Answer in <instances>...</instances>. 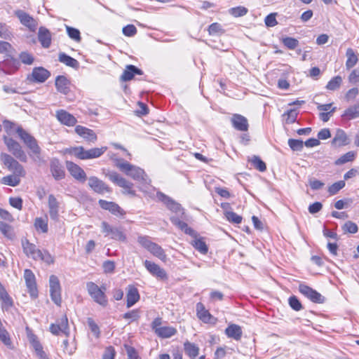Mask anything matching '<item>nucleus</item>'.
Instances as JSON below:
<instances>
[{
    "label": "nucleus",
    "mask_w": 359,
    "mask_h": 359,
    "mask_svg": "<svg viewBox=\"0 0 359 359\" xmlns=\"http://www.w3.org/2000/svg\"><path fill=\"white\" fill-rule=\"evenodd\" d=\"M116 165L128 176L132 177L134 180L141 182L144 184H149L150 182L148 180L147 175H146L144 170L139 167L133 165L123 160H118Z\"/></svg>",
    "instance_id": "f257e3e1"
},
{
    "label": "nucleus",
    "mask_w": 359,
    "mask_h": 359,
    "mask_svg": "<svg viewBox=\"0 0 359 359\" xmlns=\"http://www.w3.org/2000/svg\"><path fill=\"white\" fill-rule=\"evenodd\" d=\"M16 132L20 139L30 149L32 154H33V156L32 154H30V156L33 158V159L35 161H41V148L38 145L36 140L22 128H18Z\"/></svg>",
    "instance_id": "f03ea898"
},
{
    "label": "nucleus",
    "mask_w": 359,
    "mask_h": 359,
    "mask_svg": "<svg viewBox=\"0 0 359 359\" xmlns=\"http://www.w3.org/2000/svg\"><path fill=\"white\" fill-rule=\"evenodd\" d=\"M107 149L106 147H102L85 150L83 147H77L72 148L70 153L79 159L86 160L100 157L107 151Z\"/></svg>",
    "instance_id": "7ed1b4c3"
},
{
    "label": "nucleus",
    "mask_w": 359,
    "mask_h": 359,
    "mask_svg": "<svg viewBox=\"0 0 359 359\" xmlns=\"http://www.w3.org/2000/svg\"><path fill=\"white\" fill-rule=\"evenodd\" d=\"M0 159L4 165L13 172L20 176H25L26 172L23 166L9 154L2 153Z\"/></svg>",
    "instance_id": "20e7f679"
},
{
    "label": "nucleus",
    "mask_w": 359,
    "mask_h": 359,
    "mask_svg": "<svg viewBox=\"0 0 359 359\" xmlns=\"http://www.w3.org/2000/svg\"><path fill=\"white\" fill-rule=\"evenodd\" d=\"M87 289L89 294L93 300L100 305L105 307L108 301L104 294L105 287L100 288L93 282L87 283Z\"/></svg>",
    "instance_id": "39448f33"
},
{
    "label": "nucleus",
    "mask_w": 359,
    "mask_h": 359,
    "mask_svg": "<svg viewBox=\"0 0 359 359\" xmlns=\"http://www.w3.org/2000/svg\"><path fill=\"white\" fill-rule=\"evenodd\" d=\"M107 176L111 182L123 188L124 194H129L133 196L136 195L135 191L133 189V184L126 180L117 172H109L108 174H107Z\"/></svg>",
    "instance_id": "423d86ee"
},
{
    "label": "nucleus",
    "mask_w": 359,
    "mask_h": 359,
    "mask_svg": "<svg viewBox=\"0 0 359 359\" xmlns=\"http://www.w3.org/2000/svg\"><path fill=\"white\" fill-rule=\"evenodd\" d=\"M101 228L102 233H104V236H109L111 239L123 242L126 241V236L121 228L112 226L107 222H102Z\"/></svg>",
    "instance_id": "0eeeda50"
},
{
    "label": "nucleus",
    "mask_w": 359,
    "mask_h": 359,
    "mask_svg": "<svg viewBox=\"0 0 359 359\" xmlns=\"http://www.w3.org/2000/svg\"><path fill=\"white\" fill-rule=\"evenodd\" d=\"M50 293L52 301L57 306L62 303L61 286L58 278L51 275L49 278Z\"/></svg>",
    "instance_id": "6e6552de"
},
{
    "label": "nucleus",
    "mask_w": 359,
    "mask_h": 359,
    "mask_svg": "<svg viewBox=\"0 0 359 359\" xmlns=\"http://www.w3.org/2000/svg\"><path fill=\"white\" fill-rule=\"evenodd\" d=\"M4 142L6 144L8 151L22 162H26L27 160L25 152L22 149L20 144L12 138H4Z\"/></svg>",
    "instance_id": "1a4fd4ad"
},
{
    "label": "nucleus",
    "mask_w": 359,
    "mask_h": 359,
    "mask_svg": "<svg viewBox=\"0 0 359 359\" xmlns=\"http://www.w3.org/2000/svg\"><path fill=\"white\" fill-rule=\"evenodd\" d=\"M299 291L313 303L322 304L325 300L319 292L305 284L302 283L299 285Z\"/></svg>",
    "instance_id": "9d476101"
},
{
    "label": "nucleus",
    "mask_w": 359,
    "mask_h": 359,
    "mask_svg": "<svg viewBox=\"0 0 359 359\" xmlns=\"http://www.w3.org/2000/svg\"><path fill=\"white\" fill-rule=\"evenodd\" d=\"M14 14L22 25L27 27L30 31H35L38 24L29 14L22 10H17Z\"/></svg>",
    "instance_id": "9b49d317"
},
{
    "label": "nucleus",
    "mask_w": 359,
    "mask_h": 359,
    "mask_svg": "<svg viewBox=\"0 0 359 359\" xmlns=\"http://www.w3.org/2000/svg\"><path fill=\"white\" fill-rule=\"evenodd\" d=\"M66 167L70 175L77 181L84 182L87 176L84 170L77 164L72 161H66Z\"/></svg>",
    "instance_id": "f8f14e48"
},
{
    "label": "nucleus",
    "mask_w": 359,
    "mask_h": 359,
    "mask_svg": "<svg viewBox=\"0 0 359 359\" xmlns=\"http://www.w3.org/2000/svg\"><path fill=\"white\" fill-rule=\"evenodd\" d=\"M197 317L205 323L215 324L217 318L205 309L203 304L198 302L196 306Z\"/></svg>",
    "instance_id": "ddd939ff"
},
{
    "label": "nucleus",
    "mask_w": 359,
    "mask_h": 359,
    "mask_svg": "<svg viewBox=\"0 0 359 359\" xmlns=\"http://www.w3.org/2000/svg\"><path fill=\"white\" fill-rule=\"evenodd\" d=\"M24 278L30 295L36 297L37 295V288L34 273L30 269H25L24 271Z\"/></svg>",
    "instance_id": "4468645a"
},
{
    "label": "nucleus",
    "mask_w": 359,
    "mask_h": 359,
    "mask_svg": "<svg viewBox=\"0 0 359 359\" xmlns=\"http://www.w3.org/2000/svg\"><path fill=\"white\" fill-rule=\"evenodd\" d=\"M22 246L24 253L28 257L34 260H38L40 257V250L36 246L31 243L27 239L22 240Z\"/></svg>",
    "instance_id": "2eb2a0df"
},
{
    "label": "nucleus",
    "mask_w": 359,
    "mask_h": 359,
    "mask_svg": "<svg viewBox=\"0 0 359 359\" xmlns=\"http://www.w3.org/2000/svg\"><path fill=\"white\" fill-rule=\"evenodd\" d=\"M48 212L51 219L57 221L59 217L60 203L53 194L48 198Z\"/></svg>",
    "instance_id": "dca6fc26"
},
{
    "label": "nucleus",
    "mask_w": 359,
    "mask_h": 359,
    "mask_svg": "<svg viewBox=\"0 0 359 359\" xmlns=\"http://www.w3.org/2000/svg\"><path fill=\"white\" fill-rule=\"evenodd\" d=\"M231 122L233 127L237 130L245 132L248 130L249 124L248 119L241 114H233Z\"/></svg>",
    "instance_id": "f3484780"
},
{
    "label": "nucleus",
    "mask_w": 359,
    "mask_h": 359,
    "mask_svg": "<svg viewBox=\"0 0 359 359\" xmlns=\"http://www.w3.org/2000/svg\"><path fill=\"white\" fill-rule=\"evenodd\" d=\"M88 185L95 192L98 194L110 191L109 187L97 177H89Z\"/></svg>",
    "instance_id": "a211bd4d"
},
{
    "label": "nucleus",
    "mask_w": 359,
    "mask_h": 359,
    "mask_svg": "<svg viewBox=\"0 0 359 359\" xmlns=\"http://www.w3.org/2000/svg\"><path fill=\"white\" fill-rule=\"evenodd\" d=\"M56 118L62 124L67 126H73L77 122L76 118L73 115L64 109L56 111Z\"/></svg>",
    "instance_id": "6ab92c4d"
},
{
    "label": "nucleus",
    "mask_w": 359,
    "mask_h": 359,
    "mask_svg": "<svg viewBox=\"0 0 359 359\" xmlns=\"http://www.w3.org/2000/svg\"><path fill=\"white\" fill-rule=\"evenodd\" d=\"M99 205L104 209L109 210L111 214L116 216H123L126 214L124 210L116 203L104 200H100Z\"/></svg>",
    "instance_id": "aec40b11"
},
{
    "label": "nucleus",
    "mask_w": 359,
    "mask_h": 359,
    "mask_svg": "<svg viewBox=\"0 0 359 359\" xmlns=\"http://www.w3.org/2000/svg\"><path fill=\"white\" fill-rule=\"evenodd\" d=\"M144 264L145 268L153 276H155L161 279L167 278V274L165 270L161 268L158 264L148 260H145Z\"/></svg>",
    "instance_id": "412c9836"
},
{
    "label": "nucleus",
    "mask_w": 359,
    "mask_h": 359,
    "mask_svg": "<svg viewBox=\"0 0 359 359\" xmlns=\"http://www.w3.org/2000/svg\"><path fill=\"white\" fill-rule=\"evenodd\" d=\"M50 331L55 335H58L60 332H62L68 336L69 331L67 318L66 316L62 318L60 324H51Z\"/></svg>",
    "instance_id": "4be33fe9"
},
{
    "label": "nucleus",
    "mask_w": 359,
    "mask_h": 359,
    "mask_svg": "<svg viewBox=\"0 0 359 359\" xmlns=\"http://www.w3.org/2000/svg\"><path fill=\"white\" fill-rule=\"evenodd\" d=\"M50 172L55 180H60L65 176L63 167L57 159H53L50 162Z\"/></svg>",
    "instance_id": "5701e85b"
},
{
    "label": "nucleus",
    "mask_w": 359,
    "mask_h": 359,
    "mask_svg": "<svg viewBox=\"0 0 359 359\" xmlns=\"http://www.w3.org/2000/svg\"><path fill=\"white\" fill-rule=\"evenodd\" d=\"M75 132L89 142H94L97 140V135L91 129L87 128L82 126H77L75 128Z\"/></svg>",
    "instance_id": "b1692460"
},
{
    "label": "nucleus",
    "mask_w": 359,
    "mask_h": 359,
    "mask_svg": "<svg viewBox=\"0 0 359 359\" xmlns=\"http://www.w3.org/2000/svg\"><path fill=\"white\" fill-rule=\"evenodd\" d=\"M142 71L137 67L129 65L126 66V69L123 71L121 76V80L123 81H128L133 79L135 74L142 75Z\"/></svg>",
    "instance_id": "393cba45"
},
{
    "label": "nucleus",
    "mask_w": 359,
    "mask_h": 359,
    "mask_svg": "<svg viewBox=\"0 0 359 359\" xmlns=\"http://www.w3.org/2000/svg\"><path fill=\"white\" fill-rule=\"evenodd\" d=\"M38 39L41 46L45 48H49L51 43V34L49 30L45 27H40L38 33Z\"/></svg>",
    "instance_id": "a878e982"
},
{
    "label": "nucleus",
    "mask_w": 359,
    "mask_h": 359,
    "mask_svg": "<svg viewBox=\"0 0 359 359\" xmlns=\"http://www.w3.org/2000/svg\"><path fill=\"white\" fill-rule=\"evenodd\" d=\"M126 297V306L128 308H130L140 299V294L138 290L134 286L129 285Z\"/></svg>",
    "instance_id": "bb28decb"
},
{
    "label": "nucleus",
    "mask_w": 359,
    "mask_h": 359,
    "mask_svg": "<svg viewBox=\"0 0 359 359\" xmlns=\"http://www.w3.org/2000/svg\"><path fill=\"white\" fill-rule=\"evenodd\" d=\"M32 76L34 81L43 83L50 76V72L43 67H36L33 69Z\"/></svg>",
    "instance_id": "cd10ccee"
},
{
    "label": "nucleus",
    "mask_w": 359,
    "mask_h": 359,
    "mask_svg": "<svg viewBox=\"0 0 359 359\" xmlns=\"http://www.w3.org/2000/svg\"><path fill=\"white\" fill-rule=\"evenodd\" d=\"M55 86L60 93L67 95L69 92V81L64 76H58L55 79Z\"/></svg>",
    "instance_id": "c85d7f7f"
},
{
    "label": "nucleus",
    "mask_w": 359,
    "mask_h": 359,
    "mask_svg": "<svg viewBox=\"0 0 359 359\" xmlns=\"http://www.w3.org/2000/svg\"><path fill=\"white\" fill-rule=\"evenodd\" d=\"M156 196L158 199L165 204L170 210L174 212H177L180 209V204L175 203L170 197L167 196L161 192H157Z\"/></svg>",
    "instance_id": "c756f323"
},
{
    "label": "nucleus",
    "mask_w": 359,
    "mask_h": 359,
    "mask_svg": "<svg viewBox=\"0 0 359 359\" xmlns=\"http://www.w3.org/2000/svg\"><path fill=\"white\" fill-rule=\"evenodd\" d=\"M346 68L350 69L353 68L358 61V54L351 48H348L346 52Z\"/></svg>",
    "instance_id": "7c9ffc66"
},
{
    "label": "nucleus",
    "mask_w": 359,
    "mask_h": 359,
    "mask_svg": "<svg viewBox=\"0 0 359 359\" xmlns=\"http://www.w3.org/2000/svg\"><path fill=\"white\" fill-rule=\"evenodd\" d=\"M332 144L338 147L345 146L349 144V139L343 130L338 129L332 140Z\"/></svg>",
    "instance_id": "2f4dec72"
},
{
    "label": "nucleus",
    "mask_w": 359,
    "mask_h": 359,
    "mask_svg": "<svg viewBox=\"0 0 359 359\" xmlns=\"http://www.w3.org/2000/svg\"><path fill=\"white\" fill-rule=\"evenodd\" d=\"M171 222L180 229L183 231L186 234H188L192 237H196V236H197V232L189 227L186 222L181 221L177 218H171Z\"/></svg>",
    "instance_id": "473e14b6"
},
{
    "label": "nucleus",
    "mask_w": 359,
    "mask_h": 359,
    "mask_svg": "<svg viewBox=\"0 0 359 359\" xmlns=\"http://www.w3.org/2000/svg\"><path fill=\"white\" fill-rule=\"evenodd\" d=\"M193 238L194 240L191 242V245L200 253L205 255L208 251V248L204 241L203 238H198V235Z\"/></svg>",
    "instance_id": "72a5a7b5"
},
{
    "label": "nucleus",
    "mask_w": 359,
    "mask_h": 359,
    "mask_svg": "<svg viewBox=\"0 0 359 359\" xmlns=\"http://www.w3.org/2000/svg\"><path fill=\"white\" fill-rule=\"evenodd\" d=\"M226 334L236 340H239L242 336V330L239 325L232 324L228 326L225 330Z\"/></svg>",
    "instance_id": "f704fd0d"
},
{
    "label": "nucleus",
    "mask_w": 359,
    "mask_h": 359,
    "mask_svg": "<svg viewBox=\"0 0 359 359\" xmlns=\"http://www.w3.org/2000/svg\"><path fill=\"white\" fill-rule=\"evenodd\" d=\"M58 60L60 62L65 64L67 66L74 69H77L79 67V63L76 59L64 53L59 54Z\"/></svg>",
    "instance_id": "c9c22d12"
},
{
    "label": "nucleus",
    "mask_w": 359,
    "mask_h": 359,
    "mask_svg": "<svg viewBox=\"0 0 359 359\" xmlns=\"http://www.w3.org/2000/svg\"><path fill=\"white\" fill-rule=\"evenodd\" d=\"M177 333V330L171 326L161 327L156 330V334L161 338H169Z\"/></svg>",
    "instance_id": "e433bc0d"
},
{
    "label": "nucleus",
    "mask_w": 359,
    "mask_h": 359,
    "mask_svg": "<svg viewBox=\"0 0 359 359\" xmlns=\"http://www.w3.org/2000/svg\"><path fill=\"white\" fill-rule=\"evenodd\" d=\"M154 256L158 257L161 260L165 262L167 259L166 255L163 249L158 244L154 243L148 250Z\"/></svg>",
    "instance_id": "4c0bfd02"
},
{
    "label": "nucleus",
    "mask_w": 359,
    "mask_h": 359,
    "mask_svg": "<svg viewBox=\"0 0 359 359\" xmlns=\"http://www.w3.org/2000/svg\"><path fill=\"white\" fill-rule=\"evenodd\" d=\"M21 177L15 174L9 175L1 179V183L11 187H16L20 184Z\"/></svg>",
    "instance_id": "58836bf2"
},
{
    "label": "nucleus",
    "mask_w": 359,
    "mask_h": 359,
    "mask_svg": "<svg viewBox=\"0 0 359 359\" xmlns=\"http://www.w3.org/2000/svg\"><path fill=\"white\" fill-rule=\"evenodd\" d=\"M34 226L37 231L42 233H47L48 227V217H36L34 221Z\"/></svg>",
    "instance_id": "ea45409f"
},
{
    "label": "nucleus",
    "mask_w": 359,
    "mask_h": 359,
    "mask_svg": "<svg viewBox=\"0 0 359 359\" xmlns=\"http://www.w3.org/2000/svg\"><path fill=\"white\" fill-rule=\"evenodd\" d=\"M342 116L349 120L359 117V104H355L346 109Z\"/></svg>",
    "instance_id": "a19ab883"
},
{
    "label": "nucleus",
    "mask_w": 359,
    "mask_h": 359,
    "mask_svg": "<svg viewBox=\"0 0 359 359\" xmlns=\"http://www.w3.org/2000/svg\"><path fill=\"white\" fill-rule=\"evenodd\" d=\"M0 341L8 348H13L10 335L3 325H0Z\"/></svg>",
    "instance_id": "79ce46f5"
},
{
    "label": "nucleus",
    "mask_w": 359,
    "mask_h": 359,
    "mask_svg": "<svg viewBox=\"0 0 359 359\" xmlns=\"http://www.w3.org/2000/svg\"><path fill=\"white\" fill-rule=\"evenodd\" d=\"M356 153L353 151H348L341 156L336 161V165H342L348 162H352L355 160Z\"/></svg>",
    "instance_id": "37998d69"
},
{
    "label": "nucleus",
    "mask_w": 359,
    "mask_h": 359,
    "mask_svg": "<svg viewBox=\"0 0 359 359\" xmlns=\"http://www.w3.org/2000/svg\"><path fill=\"white\" fill-rule=\"evenodd\" d=\"M249 161L259 171L264 172L266 170V163L257 156H252Z\"/></svg>",
    "instance_id": "c03bdc74"
},
{
    "label": "nucleus",
    "mask_w": 359,
    "mask_h": 359,
    "mask_svg": "<svg viewBox=\"0 0 359 359\" xmlns=\"http://www.w3.org/2000/svg\"><path fill=\"white\" fill-rule=\"evenodd\" d=\"M186 353L191 358H194L198 354V348L192 343L187 341L184 344Z\"/></svg>",
    "instance_id": "a18cd8bd"
},
{
    "label": "nucleus",
    "mask_w": 359,
    "mask_h": 359,
    "mask_svg": "<svg viewBox=\"0 0 359 359\" xmlns=\"http://www.w3.org/2000/svg\"><path fill=\"white\" fill-rule=\"evenodd\" d=\"M297 115L298 111L296 109H291L284 113L283 116L285 117V121L287 124H292L296 121Z\"/></svg>",
    "instance_id": "49530a36"
},
{
    "label": "nucleus",
    "mask_w": 359,
    "mask_h": 359,
    "mask_svg": "<svg viewBox=\"0 0 359 359\" xmlns=\"http://www.w3.org/2000/svg\"><path fill=\"white\" fill-rule=\"evenodd\" d=\"M248 8L241 6L231 8L229 10V13L235 18L244 16L248 13Z\"/></svg>",
    "instance_id": "de8ad7c7"
},
{
    "label": "nucleus",
    "mask_w": 359,
    "mask_h": 359,
    "mask_svg": "<svg viewBox=\"0 0 359 359\" xmlns=\"http://www.w3.org/2000/svg\"><path fill=\"white\" fill-rule=\"evenodd\" d=\"M342 82V78L340 76L333 77L327 84L326 88L329 90H335L339 88Z\"/></svg>",
    "instance_id": "09e8293b"
},
{
    "label": "nucleus",
    "mask_w": 359,
    "mask_h": 359,
    "mask_svg": "<svg viewBox=\"0 0 359 359\" xmlns=\"http://www.w3.org/2000/svg\"><path fill=\"white\" fill-rule=\"evenodd\" d=\"M66 30L69 38L76 42H80L81 40V33L78 29L66 25Z\"/></svg>",
    "instance_id": "8fccbe9b"
},
{
    "label": "nucleus",
    "mask_w": 359,
    "mask_h": 359,
    "mask_svg": "<svg viewBox=\"0 0 359 359\" xmlns=\"http://www.w3.org/2000/svg\"><path fill=\"white\" fill-rule=\"evenodd\" d=\"M224 215L229 222L238 224L242 222V217L233 211L226 210L224 212Z\"/></svg>",
    "instance_id": "3c124183"
},
{
    "label": "nucleus",
    "mask_w": 359,
    "mask_h": 359,
    "mask_svg": "<svg viewBox=\"0 0 359 359\" xmlns=\"http://www.w3.org/2000/svg\"><path fill=\"white\" fill-rule=\"evenodd\" d=\"M208 33L210 35H221L224 33V29L220 24L214 22L208 27Z\"/></svg>",
    "instance_id": "603ef678"
},
{
    "label": "nucleus",
    "mask_w": 359,
    "mask_h": 359,
    "mask_svg": "<svg viewBox=\"0 0 359 359\" xmlns=\"http://www.w3.org/2000/svg\"><path fill=\"white\" fill-rule=\"evenodd\" d=\"M282 43L290 50L295 49L299 45V41L297 39L289 36L283 38Z\"/></svg>",
    "instance_id": "864d4df0"
},
{
    "label": "nucleus",
    "mask_w": 359,
    "mask_h": 359,
    "mask_svg": "<svg viewBox=\"0 0 359 359\" xmlns=\"http://www.w3.org/2000/svg\"><path fill=\"white\" fill-rule=\"evenodd\" d=\"M1 309L3 311H8L13 306V300L8 294L6 296L1 297Z\"/></svg>",
    "instance_id": "5fc2aeb1"
},
{
    "label": "nucleus",
    "mask_w": 359,
    "mask_h": 359,
    "mask_svg": "<svg viewBox=\"0 0 359 359\" xmlns=\"http://www.w3.org/2000/svg\"><path fill=\"white\" fill-rule=\"evenodd\" d=\"M87 323L91 332L94 334V336L96 338H99L100 336V330L99 326L95 322V320L92 318H88Z\"/></svg>",
    "instance_id": "6e6d98bb"
},
{
    "label": "nucleus",
    "mask_w": 359,
    "mask_h": 359,
    "mask_svg": "<svg viewBox=\"0 0 359 359\" xmlns=\"http://www.w3.org/2000/svg\"><path fill=\"white\" fill-rule=\"evenodd\" d=\"M342 230L345 233H355L358 231L357 224L351 221H347L342 226Z\"/></svg>",
    "instance_id": "4d7b16f0"
},
{
    "label": "nucleus",
    "mask_w": 359,
    "mask_h": 359,
    "mask_svg": "<svg viewBox=\"0 0 359 359\" xmlns=\"http://www.w3.org/2000/svg\"><path fill=\"white\" fill-rule=\"evenodd\" d=\"M345 182L344 180L338 181L334 184H332L328 188V192L330 195L336 194L339 191L343 189L345 187Z\"/></svg>",
    "instance_id": "13d9d810"
},
{
    "label": "nucleus",
    "mask_w": 359,
    "mask_h": 359,
    "mask_svg": "<svg viewBox=\"0 0 359 359\" xmlns=\"http://www.w3.org/2000/svg\"><path fill=\"white\" fill-rule=\"evenodd\" d=\"M288 145L293 151H302L304 147V142L302 140H299L289 139Z\"/></svg>",
    "instance_id": "bf43d9fd"
},
{
    "label": "nucleus",
    "mask_w": 359,
    "mask_h": 359,
    "mask_svg": "<svg viewBox=\"0 0 359 359\" xmlns=\"http://www.w3.org/2000/svg\"><path fill=\"white\" fill-rule=\"evenodd\" d=\"M137 242L141 246H142L147 250L150 248L151 245L154 243V242H152L150 240L149 237L147 236H139L137 238Z\"/></svg>",
    "instance_id": "052dcab7"
},
{
    "label": "nucleus",
    "mask_w": 359,
    "mask_h": 359,
    "mask_svg": "<svg viewBox=\"0 0 359 359\" xmlns=\"http://www.w3.org/2000/svg\"><path fill=\"white\" fill-rule=\"evenodd\" d=\"M288 303L290 307L296 311H299L302 309L301 302L295 296H291L288 299Z\"/></svg>",
    "instance_id": "680f3d73"
},
{
    "label": "nucleus",
    "mask_w": 359,
    "mask_h": 359,
    "mask_svg": "<svg viewBox=\"0 0 359 359\" xmlns=\"http://www.w3.org/2000/svg\"><path fill=\"white\" fill-rule=\"evenodd\" d=\"M19 57L21 62L25 65H30L34 62V57L27 52H22Z\"/></svg>",
    "instance_id": "e2e57ef3"
},
{
    "label": "nucleus",
    "mask_w": 359,
    "mask_h": 359,
    "mask_svg": "<svg viewBox=\"0 0 359 359\" xmlns=\"http://www.w3.org/2000/svg\"><path fill=\"white\" fill-rule=\"evenodd\" d=\"M123 318L129 319L130 321H135L140 318V311L138 309L132 310L123 314Z\"/></svg>",
    "instance_id": "0e129e2a"
},
{
    "label": "nucleus",
    "mask_w": 359,
    "mask_h": 359,
    "mask_svg": "<svg viewBox=\"0 0 359 359\" xmlns=\"http://www.w3.org/2000/svg\"><path fill=\"white\" fill-rule=\"evenodd\" d=\"M41 259L48 264H53L54 258L48 252V251H40V257L38 258V260Z\"/></svg>",
    "instance_id": "69168bd1"
},
{
    "label": "nucleus",
    "mask_w": 359,
    "mask_h": 359,
    "mask_svg": "<svg viewBox=\"0 0 359 359\" xmlns=\"http://www.w3.org/2000/svg\"><path fill=\"white\" fill-rule=\"evenodd\" d=\"M276 13H270L264 19V22L267 27H274L278 24L276 18Z\"/></svg>",
    "instance_id": "338daca9"
},
{
    "label": "nucleus",
    "mask_w": 359,
    "mask_h": 359,
    "mask_svg": "<svg viewBox=\"0 0 359 359\" xmlns=\"http://www.w3.org/2000/svg\"><path fill=\"white\" fill-rule=\"evenodd\" d=\"M348 80L351 83H359V69H353L348 76Z\"/></svg>",
    "instance_id": "774afa93"
}]
</instances>
